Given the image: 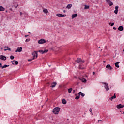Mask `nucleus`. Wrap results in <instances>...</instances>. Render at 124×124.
<instances>
[{
    "instance_id": "45",
    "label": "nucleus",
    "mask_w": 124,
    "mask_h": 124,
    "mask_svg": "<svg viewBox=\"0 0 124 124\" xmlns=\"http://www.w3.org/2000/svg\"><path fill=\"white\" fill-rule=\"evenodd\" d=\"M104 63H105L106 62V61H103Z\"/></svg>"
},
{
    "instance_id": "49",
    "label": "nucleus",
    "mask_w": 124,
    "mask_h": 124,
    "mask_svg": "<svg viewBox=\"0 0 124 124\" xmlns=\"http://www.w3.org/2000/svg\"><path fill=\"white\" fill-rule=\"evenodd\" d=\"M29 33H31V32H29Z\"/></svg>"
},
{
    "instance_id": "31",
    "label": "nucleus",
    "mask_w": 124,
    "mask_h": 124,
    "mask_svg": "<svg viewBox=\"0 0 124 124\" xmlns=\"http://www.w3.org/2000/svg\"><path fill=\"white\" fill-rule=\"evenodd\" d=\"M30 40H31L30 39H26V40H25V42H29V41H30Z\"/></svg>"
},
{
    "instance_id": "33",
    "label": "nucleus",
    "mask_w": 124,
    "mask_h": 124,
    "mask_svg": "<svg viewBox=\"0 0 124 124\" xmlns=\"http://www.w3.org/2000/svg\"><path fill=\"white\" fill-rule=\"evenodd\" d=\"M10 59H11V60H13L14 59V56H10Z\"/></svg>"
},
{
    "instance_id": "48",
    "label": "nucleus",
    "mask_w": 124,
    "mask_h": 124,
    "mask_svg": "<svg viewBox=\"0 0 124 124\" xmlns=\"http://www.w3.org/2000/svg\"><path fill=\"white\" fill-rule=\"evenodd\" d=\"M123 52H124V49L123 50Z\"/></svg>"
},
{
    "instance_id": "40",
    "label": "nucleus",
    "mask_w": 124,
    "mask_h": 124,
    "mask_svg": "<svg viewBox=\"0 0 124 124\" xmlns=\"http://www.w3.org/2000/svg\"><path fill=\"white\" fill-rule=\"evenodd\" d=\"M113 30H117V28H116V27H113Z\"/></svg>"
},
{
    "instance_id": "29",
    "label": "nucleus",
    "mask_w": 124,
    "mask_h": 124,
    "mask_svg": "<svg viewBox=\"0 0 124 124\" xmlns=\"http://www.w3.org/2000/svg\"><path fill=\"white\" fill-rule=\"evenodd\" d=\"M90 8V6L88 5H85L84 9H89Z\"/></svg>"
},
{
    "instance_id": "30",
    "label": "nucleus",
    "mask_w": 124,
    "mask_h": 124,
    "mask_svg": "<svg viewBox=\"0 0 124 124\" xmlns=\"http://www.w3.org/2000/svg\"><path fill=\"white\" fill-rule=\"evenodd\" d=\"M109 25H110V26L111 27H113V26L114 25V23H109Z\"/></svg>"
},
{
    "instance_id": "2",
    "label": "nucleus",
    "mask_w": 124,
    "mask_h": 124,
    "mask_svg": "<svg viewBox=\"0 0 124 124\" xmlns=\"http://www.w3.org/2000/svg\"><path fill=\"white\" fill-rule=\"evenodd\" d=\"M102 83L105 85V89H106V91H109V90H110V88L109 87V85L108 83L106 82H102Z\"/></svg>"
},
{
    "instance_id": "26",
    "label": "nucleus",
    "mask_w": 124,
    "mask_h": 124,
    "mask_svg": "<svg viewBox=\"0 0 124 124\" xmlns=\"http://www.w3.org/2000/svg\"><path fill=\"white\" fill-rule=\"evenodd\" d=\"M71 7H72V4H68L66 8H68V9H70Z\"/></svg>"
},
{
    "instance_id": "38",
    "label": "nucleus",
    "mask_w": 124,
    "mask_h": 124,
    "mask_svg": "<svg viewBox=\"0 0 124 124\" xmlns=\"http://www.w3.org/2000/svg\"><path fill=\"white\" fill-rule=\"evenodd\" d=\"M19 6V5H17V6H15V8H17Z\"/></svg>"
},
{
    "instance_id": "25",
    "label": "nucleus",
    "mask_w": 124,
    "mask_h": 124,
    "mask_svg": "<svg viewBox=\"0 0 124 124\" xmlns=\"http://www.w3.org/2000/svg\"><path fill=\"white\" fill-rule=\"evenodd\" d=\"M66 103H67V102H66V100H65V99H62V103L63 104H66Z\"/></svg>"
},
{
    "instance_id": "27",
    "label": "nucleus",
    "mask_w": 124,
    "mask_h": 124,
    "mask_svg": "<svg viewBox=\"0 0 124 124\" xmlns=\"http://www.w3.org/2000/svg\"><path fill=\"white\" fill-rule=\"evenodd\" d=\"M8 66H9V65H4L2 67V69H3V68H6V67H8Z\"/></svg>"
},
{
    "instance_id": "41",
    "label": "nucleus",
    "mask_w": 124,
    "mask_h": 124,
    "mask_svg": "<svg viewBox=\"0 0 124 124\" xmlns=\"http://www.w3.org/2000/svg\"><path fill=\"white\" fill-rule=\"evenodd\" d=\"M73 93H75V90H73Z\"/></svg>"
},
{
    "instance_id": "35",
    "label": "nucleus",
    "mask_w": 124,
    "mask_h": 124,
    "mask_svg": "<svg viewBox=\"0 0 124 124\" xmlns=\"http://www.w3.org/2000/svg\"><path fill=\"white\" fill-rule=\"evenodd\" d=\"M89 112H91V114L93 115V113H92V108L89 109Z\"/></svg>"
},
{
    "instance_id": "36",
    "label": "nucleus",
    "mask_w": 124,
    "mask_h": 124,
    "mask_svg": "<svg viewBox=\"0 0 124 124\" xmlns=\"http://www.w3.org/2000/svg\"><path fill=\"white\" fill-rule=\"evenodd\" d=\"M2 64L1 63H0V67H1L2 68Z\"/></svg>"
},
{
    "instance_id": "11",
    "label": "nucleus",
    "mask_w": 124,
    "mask_h": 124,
    "mask_svg": "<svg viewBox=\"0 0 124 124\" xmlns=\"http://www.w3.org/2000/svg\"><path fill=\"white\" fill-rule=\"evenodd\" d=\"M106 67V68H108L109 70H112V69H113V68L112 67V66H111V65H110V64L107 65Z\"/></svg>"
},
{
    "instance_id": "46",
    "label": "nucleus",
    "mask_w": 124,
    "mask_h": 124,
    "mask_svg": "<svg viewBox=\"0 0 124 124\" xmlns=\"http://www.w3.org/2000/svg\"><path fill=\"white\" fill-rule=\"evenodd\" d=\"M100 121L101 122V120H98V122H100Z\"/></svg>"
},
{
    "instance_id": "19",
    "label": "nucleus",
    "mask_w": 124,
    "mask_h": 124,
    "mask_svg": "<svg viewBox=\"0 0 124 124\" xmlns=\"http://www.w3.org/2000/svg\"><path fill=\"white\" fill-rule=\"evenodd\" d=\"M115 98H116V93L114 94V96L109 98V100H113V99H115Z\"/></svg>"
},
{
    "instance_id": "32",
    "label": "nucleus",
    "mask_w": 124,
    "mask_h": 124,
    "mask_svg": "<svg viewBox=\"0 0 124 124\" xmlns=\"http://www.w3.org/2000/svg\"><path fill=\"white\" fill-rule=\"evenodd\" d=\"M7 50H8V51H11V49H10V48H8V49H4V51H7Z\"/></svg>"
},
{
    "instance_id": "39",
    "label": "nucleus",
    "mask_w": 124,
    "mask_h": 124,
    "mask_svg": "<svg viewBox=\"0 0 124 124\" xmlns=\"http://www.w3.org/2000/svg\"><path fill=\"white\" fill-rule=\"evenodd\" d=\"M94 74H95V72H93V75H94Z\"/></svg>"
},
{
    "instance_id": "3",
    "label": "nucleus",
    "mask_w": 124,
    "mask_h": 124,
    "mask_svg": "<svg viewBox=\"0 0 124 124\" xmlns=\"http://www.w3.org/2000/svg\"><path fill=\"white\" fill-rule=\"evenodd\" d=\"M32 55L33 56V60H34L36 58H37L38 55H37V52L36 51H34L32 53Z\"/></svg>"
},
{
    "instance_id": "23",
    "label": "nucleus",
    "mask_w": 124,
    "mask_h": 124,
    "mask_svg": "<svg viewBox=\"0 0 124 124\" xmlns=\"http://www.w3.org/2000/svg\"><path fill=\"white\" fill-rule=\"evenodd\" d=\"M43 12L44 13H45L46 14H47V13H48V10L47 9H43Z\"/></svg>"
},
{
    "instance_id": "14",
    "label": "nucleus",
    "mask_w": 124,
    "mask_h": 124,
    "mask_svg": "<svg viewBox=\"0 0 124 124\" xmlns=\"http://www.w3.org/2000/svg\"><path fill=\"white\" fill-rule=\"evenodd\" d=\"M116 107L118 108V109H120V108H123L124 107V105L120 104L117 105Z\"/></svg>"
},
{
    "instance_id": "47",
    "label": "nucleus",
    "mask_w": 124,
    "mask_h": 124,
    "mask_svg": "<svg viewBox=\"0 0 124 124\" xmlns=\"http://www.w3.org/2000/svg\"><path fill=\"white\" fill-rule=\"evenodd\" d=\"M64 13H65V10L63 11Z\"/></svg>"
},
{
    "instance_id": "24",
    "label": "nucleus",
    "mask_w": 124,
    "mask_h": 124,
    "mask_svg": "<svg viewBox=\"0 0 124 124\" xmlns=\"http://www.w3.org/2000/svg\"><path fill=\"white\" fill-rule=\"evenodd\" d=\"M119 63H120V62H117L115 63V65L116 67H117V68H119V67H120V66H119Z\"/></svg>"
},
{
    "instance_id": "4",
    "label": "nucleus",
    "mask_w": 124,
    "mask_h": 124,
    "mask_svg": "<svg viewBox=\"0 0 124 124\" xmlns=\"http://www.w3.org/2000/svg\"><path fill=\"white\" fill-rule=\"evenodd\" d=\"M76 62H77V63H79V62L84 63V62H85V61H82V60H81L80 58H78V59L76 61Z\"/></svg>"
},
{
    "instance_id": "9",
    "label": "nucleus",
    "mask_w": 124,
    "mask_h": 124,
    "mask_svg": "<svg viewBox=\"0 0 124 124\" xmlns=\"http://www.w3.org/2000/svg\"><path fill=\"white\" fill-rule=\"evenodd\" d=\"M48 51L49 50L48 49L45 50L44 51L42 50H39V53H41L42 54H46V53H47Z\"/></svg>"
},
{
    "instance_id": "50",
    "label": "nucleus",
    "mask_w": 124,
    "mask_h": 124,
    "mask_svg": "<svg viewBox=\"0 0 124 124\" xmlns=\"http://www.w3.org/2000/svg\"><path fill=\"white\" fill-rule=\"evenodd\" d=\"M6 12H7V11H6Z\"/></svg>"
},
{
    "instance_id": "20",
    "label": "nucleus",
    "mask_w": 124,
    "mask_h": 124,
    "mask_svg": "<svg viewBox=\"0 0 124 124\" xmlns=\"http://www.w3.org/2000/svg\"><path fill=\"white\" fill-rule=\"evenodd\" d=\"M78 94L80 95H81V96L82 97H84L85 96V94H84V93H82V92H79L78 93Z\"/></svg>"
},
{
    "instance_id": "17",
    "label": "nucleus",
    "mask_w": 124,
    "mask_h": 124,
    "mask_svg": "<svg viewBox=\"0 0 124 124\" xmlns=\"http://www.w3.org/2000/svg\"><path fill=\"white\" fill-rule=\"evenodd\" d=\"M78 15H77V14H74L72 15V19H74V18H76Z\"/></svg>"
},
{
    "instance_id": "21",
    "label": "nucleus",
    "mask_w": 124,
    "mask_h": 124,
    "mask_svg": "<svg viewBox=\"0 0 124 124\" xmlns=\"http://www.w3.org/2000/svg\"><path fill=\"white\" fill-rule=\"evenodd\" d=\"M5 10V8L2 7V6H0V11H4Z\"/></svg>"
},
{
    "instance_id": "15",
    "label": "nucleus",
    "mask_w": 124,
    "mask_h": 124,
    "mask_svg": "<svg viewBox=\"0 0 124 124\" xmlns=\"http://www.w3.org/2000/svg\"><path fill=\"white\" fill-rule=\"evenodd\" d=\"M79 80H80V81H82L83 83H86L87 82V80L83 78H79Z\"/></svg>"
},
{
    "instance_id": "42",
    "label": "nucleus",
    "mask_w": 124,
    "mask_h": 124,
    "mask_svg": "<svg viewBox=\"0 0 124 124\" xmlns=\"http://www.w3.org/2000/svg\"><path fill=\"white\" fill-rule=\"evenodd\" d=\"M22 14H23V13H22V12H20V15H22Z\"/></svg>"
},
{
    "instance_id": "34",
    "label": "nucleus",
    "mask_w": 124,
    "mask_h": 124,
    "mask_svg": "<svg viewBox=\"0 0 124 124\" xmlns=\"http://www.w3.org/2000/svg\"><path fill=\"white\" fill-rule=\"evenodd\" d=\"M79 68H80V69H84V67H82V66H81V65H80V66H79Z\"/></svg>"
},
{
    "instance_id": "8",
    "label": "nucleus",
    "mask_w": 124,
    "mask_h": 124,
    "mask_svg": "<svg viewBox=\"0 0 124 124\" xmlns=\"http://www.w3.org/2000/svg\"><path fill=\"white\" fill-rule=\"evenodd\" d=\"M0 60H2V61H6V57L4 55H0Z\"/></svg>"
},
{
    "instance_id": "16",
    "label": "nucleus",
    "mask_w": 124,
    "mask_h": 124,
    "mask_svg": "<svg viewBox=\"0 0 124 124\" xmlns=\"http://www.w3.org/2000/svg\"><path fill=\"white\" fill-rule=\"evenodd\" d=\"M118 29L119 31H122L124 30V27L120 26Z\"/></svg>"
},
{
    "instance_id": "22",
    "label": "nucleus",
    "mask_w": 124,
    "mask_h": 124,
    "mask_svg": "<svg viewBox=\"0 0 124 124\" xmlns=\"http://www.w3.org/2000/svg\"><path fill=\"white\" fill-rule=\"evenodd\" d=\"M76 96L75 99L78 100L80 98V95L78 94H76Z\"/></svg>"
},
{
    "instance_id": "43",
    "label": "nucleus",
    "mask_w": 124,
    "mask_h": 124,
    "mask_svg": "<svg viewBox=\"0 0 124 124\" xmlns=\"http://www.w3.org/2000/svg\"><path fill=\"white\" fill-rule=\"evenodd\" d=\"M28 36H29V35H26L25 36V37H28Z\"/></svg>"
},
{
    "instance_id": "10",
    "label": "nucleus",
    "mask_w": 124,
    "mask_h": 124,
    "mask_svg": "<svg viewBox=\"0 0 124 124\" xmlns=\"http://www.w3.org/2000/svg\"><path fill=\"white\" fill-rule=\"evenodd\" d=\"M118 12H119V6H115V10L114 11V13H115V14H118Z\"/></svg>"
},
{
    "instance_id": "6",
    "label": "nucleus",
    "mask_w": 124,
    "mask_h": 124,
    "mask_svg": "<svg viewBox=\"0 0 124 124\" xmlns=\"http://www.w3.org/2000/svg\"><path fill=\"white\" fill-rule=\"evenodd\" d=\"M56 16L59 17H66V15H62V14H56Z\"/></svg>"
},
{
    "instance_id": "7",
    "label": "nucleus",
    "mask_w": 124,
    "mask_h": 124,
    "mask_svg": "<svg viewBox=\"0 0 124 124\" xmlns=\"http://www.w3.org/2000/svg\"><path fill=\"white\" fill-rule=\"evenodd\" d=\"M108 4H109V6L113 5V3L111 1V0H105Z\"/></svg>"
},
{
    "instance_id": "28",
    "label": "nucleus",
    "mask_w": 124,
    "mask_h": 124,
    "mask_svg": "<svg viewBox=\"0 0 124 124\" xmlns=\"http://www.w3.org/2000/svg\"><path fill=\"white\" fill-rule=\"evenodd\" d=\"M69 93H71V92H72V88H70V89H68Z\"/></svg>"
},
{
    "instance_id": "12",
    "label": "nucleus",
    "mask_w": 124,
    "mask_h": 124,
    "mask_svg": "<svg viewBox=\"0 0 124 124\" xmlns=\"http://www.w3.org/2000/svg\"><path fill=\"white\" fill-rule=\"evenodd\" d=\"M12 64H16V65H17L19 63V62L17 61L14 60L12 61Z\"/></svg>"
},
{
    "instance_id": "13",
    "label": "nucleus",
    "mask_w": 124,
    "mask_h": 124,
    "mask_svg": "<svg viewBox=\"0 0 124 124\" xmlns=\"http://www.w3.org/2000/svg\"><path fill=\"white\" fill-rule=\"evenodd\" d=\"M22 47H18L16 49V52H19V53H20V52H22Z\"/></svg>"
},
{
    "instance_id": "5",
    "label": "nucleus",
    "mask_w": 124,
    "mask_h": 124,
    "mask_svg": "<svg viewBox=\"0 0 124 124\" xmlns=\"http://www.w3.org/2000/svg\"><path fill=\"white\" fill-rule=\"evenodd\" d=\"M39 44H43V43H46V41L44 39H41L38 41Z\"/></svg>"
},
{
    "instance_id": "18",
    "label": "nucleus",
    "mask_w": 124,
    "mask_h": 124,
    "mask_svg": "<svg viewBox=\"0 0 124 124\" xmlns=\"http://www.w3.org/2000/svg\"><path fill=\"white\" fill-rule=\"evenodd\" d=\"M56 85H57L56 82H53L51 84V86H50L51 88H55L56 87Z\"/></svg>"
},
{
    "instance_id": "44",
    "label": "nucleus",
    "mask_w": 124,
    "mask_h": 124,
    "mask_svg": "<svg viewBox=\"0 0 124 124\" xmlns=\"http://www.w3.org/2000/svg\"><path fill=\"white\" fill-rule=\"evenodd\" d=\"M5 48L6 49H8V48H9L8 47H6V46H5Z\"/></svg>"
},
{
    "instance_id": "37",
    "label": "nucleus",
    "mask_w": 124,
    "mask_h": 124,
    "mask_svg": "<svg viewBox=\"0 0 124 124\" xmlns=\"http://www.w3.org/2000/svg\"><path fill=\"white\" fill-rule=\"evenodd\" d=\"M32 60H33V58L32 59H29L28 62H31V61H32Z\"/></svg>"
},
{
    "instance_id": "1",
    "label": "nucleus",
    "mask_w": 124,
    "mask_h": 124,
    "mask_svg": "<svg viewBox=\"0 0 124 124\" xmlns=\"http://www.w3.org/2000/svg\"><path fill=\"white\" fill-rule=\"evenodd\" d=\"M61 110V108H55L53 110V114H55V115H58L59 114V112H60Z\"/></svg>"
}]
</instances>
